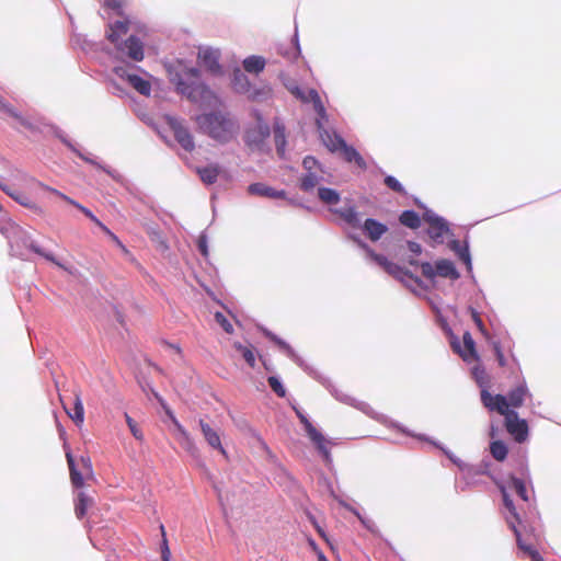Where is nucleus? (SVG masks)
Here are the masks:
<instances>
[{"label": "nucleus", "instance_id": "44", "mask_svg": "<svg viewBox=\"0 0 561 561\" xmlns=\"http://www.w3.org/2000/svg\"><path fill=\"white\" fill-rule=\"evenodd\" d=\"M385 184L387 185L388 188L396 193L405 194L403 185L392 175H387L385 178Z\"/></svg>", "mask_w": 561, "mask_h": 561}, {"label": "nucleus", "instance_id": "9", "mask_svg": "<svg viewBox=\"0 0 561 561\" xmlns=\"http://www.w3.org/2000/svg\"><path fill=\"white\" fill-rule=\"evenodd\" d=\"M309 96L310 102L313 105V110L317 113L316 126L319 131L321 140L324 142V138H327L325 135L332 136L337 134L324 127V124L328 123L329 121V116L318 91L314 89H309Z\"/></svg>", "mask_w": 561, "mask_h": 561}, {"label": "nucleus", "instance_id": "41", "mask_svg": "<svg viewBox=\"0 0 561 561\" xmlns=\"http://www.w3.org/2000/svg\"><path fill=\"white\" fill-rule=\"evenodd\" d=\"M510 488L513 489L522 500L528 501L526 484L523 479L512 476L510 478Z\"/></svg>", "mask_w": 561, "mask_h": 561}, {"label": "nucleus", "instance_id": "49", "mask_svg": "<svg viewBox=\"0 0 561 561\" xmlns=\"http://www.w3.org/2000/svg\"><path fill=\"white\" fill-rule=\"evenodd\" d=\"M336 398L341 401H345V402H348L351 404H354L357 409L362 410L363 412H365L366 414H369L370 413V407L365 403V402H358L357 404L354 403L355 400L348 398V397H337Z\"/></svg>", "mask_w": 561, "mask_h": 561}, {"label": "nucleus", "instance_id": "38", "mask_svg": "<svg viewBox=\"0 0 561 561\" xmlns=\"http://www.w3.org/2000/svg\"><path fill=\"white\" fill-rule=\"evenodd\" d=\"M490 451L495 460L503 461L507 457L508 449L502 440H495L491 443Z\"/></svg>", "mask_w": 561, "mask_h": 561}, {"label": "nucleus", "instance_id": "3", "mask_svg": "<svg viewBox=\"0 0 561 561\" xmlns=\"http://www.w3.org/2000/svg\"><path fill=\"white\" fill-rule=\"evenodd\" d=\"M198 129L219 142L230 141L237 134V122L226 112H213L196 116Z\"/></svg>", "mask_w": 561, "mask_h": 561}, {"label": "nucleus", "instance_id": "56", "mask_svg": "<svg viewBox=\"0 0 561 561\" xmlns=\"http://www.w3.org/2000/svg\"><path fill=\"white\" fill-rule=\"evenodd\" d=\"M248 438H251L253 442H256L259 445L262 446V448L265 451L270 453L266 444L261 439V437L254 431L248 430Z\"/></svg>", "mask_w": 561, "mask_h": 561}, {"label": "nucleus", "instance_id": "30", "mask_svg": "<svg viewBox=\"0 0 561 561\" xmlns=\"http://www.w3.org/2000/svg\"><path fill=\"white\" fill-rule=\"evenodd\" d=\"M318 197L324 205L328 206H334L341 201L340 193L336 190L330 187H319Z\"/></svg>", "mask_w": 561, "mask_h": 561}, {"label": "nucleus", "instance_id": "24", "mask_svg": "<svg viewBox=\"0 0 561 561\" xmlns=\"http://www.w3.org/2000/svg\"><path fill=\"white\" fill-rule=\"evenodd\" d=\"M363 230L371 241H378L388 230V227L376 219L367 218Z\"/></svg>", "mask_w": 561, "mask_h": 561}, {"label": "nucleus", "instance_id": "8", "mask_svg": "<svg viewBox=\"0 0 561 561\" xmlns=\"http://www.w3.org/2000/svg\"><path fill=\"white\" fill-rule=\"evenodd\" d=\"M419 207L424 209L423 219L428 224L427 234L436 243L444 242V236L449 233L448 222L445 218L435 214L432 209L417 203Z\"/></svg>", "mask_w": 561, "mask_h": 561}, {"label": "nucleus", "instance_id": "42", "mask_svg": "<svg viewBox=\"0 0 561 561\" xmlns=\"http://www.w3.org/2000/svg\"><path fill=\"white\" fill-rule=\"evenodd\" d=\"M125 420L128 425V428L131 433V435L139 442L144 440V433L138 426L137 422L128 414L125 413Z\"/></svg>", "mask_w": 561, "mask_h": 561}, {"label": "nucleus", "instance_id": "52", "mask_svg": "<svg viewBox=\"0 0 561 561\" xmlns=\"http://www.w3.org/2000/svg\"><path fill=\"white\" fill-rule=\"evenodd\" d=\"M12 117L15 118L20 123L21 126L28 129L30 131L37 130L36 126L33 123H31L27 118L19 115L18 113H16V116H12Z\"/></svg>", "mask_w": 561, "mask_h": 561}, {"label": "nucleus", "instance_id": "11", "mask_svg": "<svg viewBox=\"0 0 561 561\" xmlns=\"http://www.w3.org/2000/svg\"><path fill=\"white\" fill-rule=\"evenodd\" d=\"M168 125L180 146L188 152L193 151L195 148L193 136L182 122L174 117H169Z\"/></svg>", "mask_w": 561, "mask_h": 561}, {"label": "nucleus", "instance_id": "12", "mask_svg": "<svg viewBox=\"0 0 561 561\" xmlns=\"http://www.w3.org/2000/svg\"><path fill=\"white\" fill-rule=\"evenodd\" d=\"M465 350L461 348L460 343L457 339L451 340V347L455 353L459 354V356L467 363H471L473 360L479 359V355L476 350V343L472 339L470 332H465L462 335Z\"/></svg>", "mask_w": 561, "mask_h": 561}, {"label": "nucleus", "instance_id": "47", "mask_svg": "<svg viewBox=\"0 0 561 561\" xmlns=\"http://www.w3.org/2000/svg\"><path fill=\"white\" fill-rule=\"evenodd\" d=\"M215 319L217 321V323L222 327V329L227 332V333H231L232 332V324L228 321V319L220 312H217L215 314Z\"/></svg>", "mask_w": 561, "mask_h": 561}, {"label": "nucleus", "instance_id": "14", "mask_svg": "<svg viewBox=\"0 0 561 561\" xmlns=\"http://www.w3.org/2000/svg\"><path fill=\"white\" fill-rule=\"evenodd\" d=\"M129 31V21H116L111 23L106 31V38L113 43L117 50H124L122 45V37L125 36Z\"/></svg>", "mask_w": 561, "mask_h": 561}, {"label": "nucleus", "instance_id": "25", "mask_svg": "<svg viewBox=\"0 0 561 561\" xmlns=\"http://www.w3.org/2000/svg\"><path fill=\"white\" fill-rule=\"evenodd\" d=\"M527 396H530L528 388L525 382H522L516 388L512 389L507 397H505L508 403V408L522 407Z\"/></svg>", "mask_w": 561, "mask_h": 561}, {"label": "nucleus", "instance_id": "10", "mask_svg": "<svg viewBox=\"0 0 561 561\" xmlns=\"http://www.w3.org/2000/svg\"><path fill=\"white\" fill-rule=\"evenodd\" d=\"M251 116L255 121V127L251 129L248 128V145H259L270 137L271 128L257 110H253Z\"/></svg>", "mask_w": 561, "mask_h": 561}, {"label": "nucleus", "instance_id": "37", "mask_svg": "<svg viewBox=\"0 0 561 561\" xmlns=\"http://www.w3.org/2000/svg\"><path fill=\"white\" fill-rule=\"evenodd\" d=\"M172 420H173V423H174L176 430L179 431V433L181 434V436L183 438V442H182L183 447L191 454H195L197 451V448H196L193 439L191 438L190 434L187 433V431L176 421V419L172 417Z\"/></svg>", "mask_w": 561, "mask_h": 561}, {"label": "nucleus", "instance_id": "16", "mask_svg": "<svg viewBox=\"0 0 561 561\" xmlns=\"http://www.w3.org/2000/svg\"><path fill=\"white\" fill-rule=\"evenodd\" d=\"M199 66L204 67L213 75L221 73V66L219 65V55L213 49H203L198 53Z\"/></svg>", "mask_w": 561, "mask_h": 561}, {"label": "nucleus", "instance_id": "64", "mask_svg": "<svg viewBox=\"0 0 561 561\" xmlns=\"http://www.w3.org/2000/svg\"><path fill=\"white\" fill-rule=\"evenodd\" d=\"M239 75H240V70L238 69L234 72V79H233V87L237 91H240L242 89V84H240V80H239Z\"/></svg>", "mask_w": 561, "mask_h": 561}, {"label": "nucleus", "instance_id": "43", "mask_svg": "<svg viewBox=\"0 0 561 561\" xmlns=\"http://www.w3.org/2000/svg\"><path fill=\"white\" fill-rule=\"evenodd\" d=\"M268 385L270 387L272 388V390L279 397V398H284L286 396V389L284 387V385L282 383V381L279 380L278 377H275V376H270L268 379Z\"/></svg>", "mask_w": 561, "mask_h": 561}, {"label": "nucleus", "instance_id": "7", "mask_svg": "<svg viewBox=\"0 0 561 561\" xmlns=\"http://www.w3.org/2000/svg\"><path fill=\"white\" fill-rule=\"evenodd\" d=\"M420 266L422 275L428 280H434L436 275L450 278L453 280L460 277L459 272L450 260H438L435 264V267L430 262H423L420 264Z\"/></svg>", "mask_w": 561, "mask_h": 561}, {"label": "nucleus", "instance_id": "59", "mask_svg": "<svg viewBox=\"0 0 561 561\" xmlns=\"http://www.w3.org/2000/svg\"><path fill=\"white\" fill-rule=\"evenodd\" d=\"M408 249L415 255H420L422 253V245L414 241L407 242Z\"/></svg>", "mask_w": 561, "mask_h": 561}, {"label": "nucleus", "instance_id": "22", "mask_svg": "<svg viewBox=\"0 0 561 561\" xmlns=\"http://www.w3.org/2000/svg\"><path fill=\"white\" fill-rule=\"evenodd\" d=\"M285 131H286L285 125L278 118H276L274 121L273 133H274V142H275V147H276V152L280 159L286 158L287 141H286Z\"/></svg>", "mask_w": 561, "mask_h": 561}, {"label": "nucleus", "instance_id": "4", "mask_svg": "<svg viewBox=\"0 0 561 561\" xmlns=\"http://www.w3.org/2000/svg\"><path fill=\"white\" fill-rule=\"evenodd\" d=\"M350 238L354 240L360 249H363L366 252L367 257L382 267L385 272H387L389 275L393 276L396 279L403 283L408 288H410L412 291H415V288H426L424 286L422 279L417 276H414L410 271L407 268L390 262L385 255L375 253L365 242H363L357 237L351 234Z\"/></svg>", "mask_w": 561, "mask_h": 561}, {"label": "nucleus", "instance_id": "53", "mask_svg": "<svg viewBox=\"0 0 561 561\" xmlns=\"http://www.w3.org/2000/svg\"><path fill=\"white\" fill-rule=\"evenodd\" d=\"M493 350H494V353H495L496 360H497L499 365L502 366V367L505 366L506 359H505L504 354H503V352L501 350L500 343L494 342L493 343Z\"/></svg>", "mask_w": 561, "mask_h": 561}, {"label": "nucleus", "instance_id": "31", "mask_svg": "<svg viewBox=\"0 0 561 561\" xmlns=\"http://www.w3.org/2000/svg\"><path fill=\"white\" fill-rule=\"evenodd\" d=\"M219 172V167L216 164H210L204 168H197V173L201 180L208 185L214 184L217 181Z\"/></svg>", "mask_w": 561, "mask_h": 561}, {"label": "nucleus", "instance_id": "58", "mask_svg": "<svg viewBox=\"0 0 561 561\" xmlns=\"http://www.w3.org/2000/svg\"><path fill=\"white\" fill-rule=\"evenodd\" d=\"M472 375L476 379V381L479 383V385H482V379H483V375H484V369L481 368L480 366H476L472 368Z\"/></svg>", "mask_w": 561, "mask_h": 561}, {"label": "nucleus", "instance_id": "55", "mask_svg": "<svg viewBox=\"0 0 561 561\" xmlns=\"http://www.w3.org/2000/svg\"><path fill=\"white\" fill-rule=\"evenodd\" d=\"M0 110L8 113L10 116H16L15 110L10 104H8L1 95H0Z\"/></svg>", "mask_w": 561, "mask_h": 561}, {"label": "nucleus", "instance_id": "6", "mask_svg": "<svg viewBox=\"0 0 561 561\" xmlns=\"http://www.w3.org/2000/svg\"><path fill=\"white\" fill-rule=\"evenodd\" d=\"M324 146L332 152L342 151L343 158L347 162H354L358 168L365 170L366 161L360 153L352 146H348L340 135H325Z\"/></svg>", "mask_w": 561, "mask_h": 561}, {"label": "nucleus", "instance_id": "54", "mask_svg": "<svg viewBox=\"0 0 561 561\" xmlns=\"http://www.w3.org/2000/svg\"><path fill=\"white\" fill-rule=\"evenodd\" d=\"M160 529H161L162 537H163L162 558H163V561H169L170 550H169V547H168V540H167V538H165V530H164V526H163V525H161V526H160Z\"/></svg>", "mask_w": 561, "mask_h": 561}, {"label": "nucleus", "instance_id": "27", "mask_svg": "<svg viewBox=\"0 0 561 561\" xmlns=\"http://www.w3.org/2000/svg\"><path fill=\"white\" fill-rule=\"evenodd\" d=\"M94 500L89 496L85 492L80 491L75 500V514L77 518L82 519L89 507L93 506Z\"/></svg>", "mask_w": 561, "mask_h": 561}, {"label": "nucleus", "instance_id": "60", "mask_svg": "<svg viewBox=\"0 0 561 561\" xmlns=\"http://www.w3.org/2000/svg\"><path fill=\"white\" fill-rule=\"evenodd\" d=\"M198 250L202 253L203 256L207 257L208 255V249H207V241L205 237H201L198 239Z\"/></svg>", "mask_w": 561, "mask_h": 561}, {"label": "nucleus", "instance_id": "40", "mask_svg": "<svg viewBox=\"0 0 561 561\" xmlns=\"http://www.w3.org/2000/svg\"><path fill=\"white\" fill-rule=\"evenodd\" d=\"M0 188L21 205L27 207L31 206V199L26 194L18 191H12L8 185L2 183H0Z\"/></svg>", "mask_w": 561, "mask_h": 561}, {"label": "nucleus", "instance_id": "21", "mask_svg": "<svg viewBox=\"0 0 561 561\" xmlns=\"http://www.w3.org/2000/svg\"><path fill=\"white\" fill-rule=\"evenodd\" d=\"M512 526V530L515 534L516 542L518 548L524 551L526 554H528L531 559V561H545L539 552L533 547L530 542H528V538H525L523 534L520 533L519 528L515 526L514 523H510Z\"/></svg>", "mask_w": 561, "mask_h": 561}, {"label": "nucleus", "instance_id": "48", "mask_svg": "<svg viewBox=\"0 0 561 561\" xmlns=\"http://www.w3.org/2000/svg\"><path fill=\"white\" fill-rule=\"evenodd\" d=\"M80 463L82 466V469H83L84 474L87 476V478L92 477V474H93V467H92V461H91L90 457L82 456L80 458Z\"/></svg>", "mask_w": 561, "mask_h": 561}, {"label": "nucleus", "instance_id": "5", "mask_svg": "<svg viewBox=\"0 0 561 561\" xmlns=\"http://www.w3.org/2000/svg\"><path fill=\"white\" fill-rule=\"evenodd\" d=\"M296 415L299 419L300 423L304 425L305 431L310 438V440L314 444L316 448L318 449L319 454L322 456L323 460L325 462L331 461V453L328 448L329 444H332V440L324 437L321 432H319L313 424L309 421L307 415L298 410L295 409Z\"/></svg>", "mask_w": 561, "mask_h": 561}, {"label": "nucleus", "instance_id": "39", "mask_svg": "<svg viewBox=\"0 0 561 561\" xmlns=\"http://www.w3.org/2000/svg\"><path fill=\"white\" fill-rule=\"evenodd\" d=\"M340 504H342L344 507H346L348 511H351L362 523V525L370 533L375 534L377 533V526L370 518H367L363 516L357 510L353 508L352 506L345 504L343 501H340Z\"/></svg>", "mask_w": 561, "mask_h": 561}, {"label": "nucleus", "instance_id": "17", "mask_svg": "<svg viewBox=\"0 0 561 561\" xmlns=\"http://www.w3.org/2000/svg\"><path fill=\"white\" fill-rule=\"evenodd\" d=\"M115 72L127 82L140 94L148 96L151 92V84L149 81L142 79L137 75L126 73L123 68H115Z\"/></svg>", "mask_w": 561, "mask_h": 561}, {"label": "nucleus", "instance_id": "61", "mask_svg": "<svg viewBox=\"0 0 561 561\" xmlns=\"http://www.w3.org/2000/svg\"><path fill=\"white\" fill-rule=\"evenodd\" d=\"M471 313H472V319L476 322L477 327L479 328V330L482 333H484V325H483V322H482L479 313L474 309H471Z\"/></svg>", "mask_w": 561, "mask_h": 561}, {"label": "nucleus", "instance_id": "1", "mask_svg": "<svg viewBox=\"0 0 561 561\" xmlns=\"http://www.w3.org/2000/svg\"><path fill=\"white\" fill-rule=\"evenodd\" d=\"M168 75L176 91L192 102L207 107L216 106L219 103L216 94L199 82L198 69L188 68L182 61H176L168 67Z\"/></svg>", "mask_w": 561, "mask_h": 561}, {"label": "nucleus", "instance_id": "50", "mask_svg": "<svg viewBox=\"0 0 561 561\" xmlns=\"http://www.w3.org/2000/svg\"><path fill=\"white\" fill-rule=\"evenodd\" d=\"M318 165L319 161L312 156H307L302 160V167L307 172H313L312 170Z\"/></svg>", "mask_w": 561, "mask_h": 561}, {"label": "nucleus", "instance_id": "34", "mask_svg": "<svg viewBox=\"0 0 561 561\" xmlns=\"http://www.w3.org/2000/svg\"><path fill=\"white\" fill-rule=\"evenodd\" d=\"M399 221L410 228V229H417L421 226V218L419 214L414 210H404L399 217Z\"/></svg>", "mask_w": 561, "mask_h": 561}, {"label": "nucleus", "instance_id": "18", "mask_svg": "<svg viewBox=\"0 0 561 561\" xmlns=\"http://www.w3.org/2000/svg\"><path fill=\"white\" fill-rule=\"evenodd\" d=\"M264 334L272 340L274 343H276L279 348L298 366H300L306 371H309V367L306 365L305 360L296 353V351L284 340L279 339L277 335L273 334L272 332L264 330Z\"/></svg>", "mask_w": 561, "mask_h": 561}, {"label": "nucleus", "instance_id": "15", "mask_svg": "<svg viewBox=\"0 0 561 561\" xmlns=\"http://www.w3.org/2000/svg\"><path fill=\"white\" fill-rule=\"evenodd\" d=\"M198 424L204 436V439L207 442V444L213 449H216L221 455L226 456L227 453L221 444L219 432L203 419L198 421Z\"/></svg>", "mask_w": 561, "mask_h": 561}, {"label": "nucleus", "instance_id": "35", "mask_svg": "<svg viewBox=\"0 0 561 561\" xmlns=\"http://www.w3.org/2000/svg\"><path fill=\"white\" fill-rule=\"evenodd\" d=\"M322 179L314 172H307L300 180V190L307 193L311 192Z\"/></svg>", "mask_w": 561, "mask_h": 561}, {"label": "nucleus", "instance_id": "23", "mask_svg": "<svg viewBox=\"0 0 561 561\" xmlns=\"http://www.w3.org/2000/svg\"><path fill=\"white\" fill-rule=\"evenodd\" d=\"M330 211L341 219H343L348 226L358 228L360 226L359 215L354 206H347L343 208H332Z\"/></svg>", "mask_w": 561, "mask_h": 561}, {"label": "nucleus", "instance_id": "36", "mask_svg": "<svg viewBox=\"0 0 561 561\" xmlns=\"http://www.w3.org/2000/svg\"><path fill=\"white\" fill-rule=\"evenodd\" d=\"M501 492H502V496H503V503H504V506L507 508V511L510 512L511 516L513 519H510L507 518V523H514L516 525V522L519 524L520 520H519V516H518V513L516 512V507L514 505V502L513 500L511 499V496L508 495L506 489L504 486H501ZM511 525V524H508ZM512 528V526H510Z\"/></svg>", "mask_w": 561, "mask_h": 561}, {"label": "nucleus", "instance_id": "28", "mask_svg": "<svg viewBox=\"0 0 561 561\" xmlns=\"http://www.w3.org/2000/svg\"><path fill=\"white\" fill-rule=\"evenodd\" d=\"M66 459L69 467V474L71 484L76 489H81L84 486V478L82 472H80L76 466L75 458L71 451H66Z\"/></svg>", "mask_w": 561, "mask_h": 561}, {"label": "nucleus", "instance_id": "45", "mask_svg": "<svg viewBox=\"0 0 561 561\" xmlns=\"http://www.w3.org/2000/svg\"><path fill=\"white\" fill-rule=\"evenodd\" d=\"M30 249L35 252L36 254L45 257L46 260L53 262L54 264L58 265L59 267H64L62 264H60L59 262H57V260L55 259V256L51 254V253H48V252H45L41 247H38L36 243H31L30 244Z\"/></svg>", "mask_w": 561, "mask_h": 561}, {"label": "nucleus", "instance_id": "62", "mask_svg": "<svg viewBox=\"0 0 561 561\" xmlns=\"http://www.w3.org/2000/svg\"><path fill=\"white\" fill-rule=\"evenodd\" d=\"M50 191L54 194H56L57 196H59L60 198H62L64 201H66L67 203H69L70 205H72V206L77 205V202L75 199L68 197L67 195L62 194L61 192L54 190V188H51Z\"/></svg>", "mask_w": 561, "mask_h": 561}, {"label": "nucleus", "instance_id": "26", "mask_svg": "<svg viewBox=\"0 0 561 561\" xmlns=\"http://www.w3.org/2000/svg\"><path fill=\"white\" fill-rule=\"evenodd\" d=\"M75 401H73V408L71 410H68L65 405L64 409L68 416L77 424L81 425L84 421V408L81 400V393L79 390H76L73 392Z\"/></svg>", "mask_w": 561, "mask_h": 561}, {"label": "nucleus", "instance_id": "32", "mask_svg": "<svg viewBox=\"0 0 561 561\" xmlns=\"http://www.w3.org/2000/svg\"><path fill=\"white\" fill-rule=\"evenodd\" d=\"M450 249L458 255V257L471 270V256L469 253L468 244L462 245L458 240H453L449 243Z\"/></svg>", "mask_w": 561, "mask_h": 561}, {"label": "nucleus", "instance_id": "46", "mask_svg": "<svg viewBox=\"0 0 561 561\" xmlns=\"http://www.w3.org/2000/svg\"><path fill=\"white\" fill-rule=\"evenodd\" d=\"M84 216H87L91 221H93L96 226H99L105 233L110 234L113 239L117 240L116 236L111 232V230L103 225L90 209H84Z\"/></svg>", "mask_w": 561, "mask_h": 561}, {"label": "nucleus", "instance_id": "20", "mask_svg": "<svg viewBox=\"0 0 561 561\" xmlns=\"http://www.w3.org/2000/svg\"><path fill=\"white\" fill-rule=\"evenodd\" d=\"M248 193L272 199L286 198V192L284 190H275L264 183H253L249 185Z\"/></svg>", "mask_w": 561, "mask_h": 561}, {"label": "nucleus", "instance_id": "33", "mask_svg": "<svg viewBox=\"0 0 561 561\" xmlns=\"http://www.w3.org/2000/svg\"><path fill=\"white\" fill-rule=\"evenodd\" d=\"M266 59L263 56H248V75H259L266 67Z\"/></svg>", "mask_w": 561, "mask_h": 561}, {"label": "nucleus", "instance_id": "29", "mask_svg": "<svg viewBox=\"0 0 561 561\" xmlns=\"http://www.w3.org/2000/svg\"><path fill=\"white\" fill-rule=\"evenodd\" d=\"M283 84L296 99H298L302 103L310 102L309 90L306 92L304 89L299 87L296 80L291 78H284Z\"/></svg>", "mask_w": 561, "mask_h": 561}, {"label": "nucleus", "instance_id": "57", "mask_svg": "<svg viewBox=\"0 0 561 561\" xmlns=\"http://www.w3.org/2000/svg\"><path fill=\"white\" fill-rule=\"evenodd\" d=\"M104 7L121 13L122 0H105Z\"/></svg>", "mask_w": 561, "mask_h": 561}, {"label": "nucleus", "instance_id": "2", "mask_svg": "<svg viewBox=\"0 0 561 561\" xmlns=\"http://www.w3.org/2000/svg\"><path fill=\"white\" fill-rule=\"evenodd\" d=\"M481 402L490 411H496L505 417L507 432L515 440L523 443L528 436V425L525 420L518 417V413L508 409V403L503 394L492 396L486 389L481 390Z\"/></svg>", "mask_w": 561, "mask_h": 561}, {"label": "nucleus", "instance_id": "63", "mask_svg": "<svg viewBox=\"0 0 561 561\" xmlns=\"http://www.w3.org/2000/svg\"><path fill=\"white\" fill-rule=\"evenodd\" d=\"M294 41H295V49H294V51H293V56H291V58H293V59H296V58L300 55V46H299V43H298V34H297V31L295 32Z\"/></svg>", "mask_w": 561, "mask_h": 561}, {"label": "nucleus", "instance_id": "51", "mask_svg": "<svg viewBox=\"0 0 561 561\" xmlns=\"http://www.w3.org/2000/svg\"><path fill=\"white\" fill-rule=\"evenodd\" d=\"M420 439H423V440H426V442H430L431 444H433L436 448L440 449L451 461L456 462V459L454 458V455L445 449L440 444H438L437 442H434V440H431L428 437L424 436V435H419L417 436Z\"/></svg>", "mask_w": 561, "mask_h": 561}, {"label": "nucleus", "instance_id": "19", "mask_svg": "<svg viewBox=\"0 0 561 561\" xmlns=\"http://www.w3.org/2000/svg\"><path fill=\"white\" fill-rule=\"evenodd\" d=\"M122 45L124 50L121 51L125 53L134 61H141L144 59V44L138 37L131 35Z\"/></svg>", "mask_w": 561, "mask_h": 561}, {"label": "nucleus", "instance_id": "13", "mask_svg": "<svg viewBox=\"0 0 561 561\" xmlns=\"http://www.w3.org/2000/svg\"><path fill=\"white\" fill-rule=\"evenodd\" d=\"M273 98V89L266 81L252 83L248 80V100L254 102H267Z\"/></svg>", "mask_w": 561, "mask_h": 561}]
</instances>
